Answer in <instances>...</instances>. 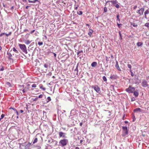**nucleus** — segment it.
I'll return each mask as SVG.
<instances>
[{
  "mask_svg": "<svg viewBox=\"0 0 149 149\" xmlns=\"http://www.w3.org/2000/svg\"><path fill=\"white\" fill-rule=\"evenodd\" d=\"M13 51L16 52V53H18V51L15 48V47H13Z\"/></svg>",
  "mask_w": 149,
  "mask_h": 149,
  "instance_id": "28",
  "label": "nucleus"
},
{
  "mask_svg": "<svg viewBox=\"0 0 149 149\" xmlns=\"http://www.w3.org/2000/svg\"><path fill=\"white\" fill-rule=\"evenodd\" d=\"M102 79H103V80L104 81H107V78L105 76H104L103 77Z\"/></svg>",
  "mask_w": 149,
  "mask_h": 149,
  "instance_id": "30",
  "label": "nucleus"
},
{
  "mask_svg": "<svg viewBox=\"0 0 149 149\" xmlns=\"http://www.w3.org/2000/svg\"><path fill=\"white\" fill-rule=\"evenodd\" d=\"M19 46L22 51L26 54L27 53L26 47V45L24 44H19Z\"/></svg>",
  "mask_w": 149,
  "mask_h": 149,
  "instance_id": "2",
  "label": "nucleus"
},
{
  "mask_svg": "<svg viewBox=\"0 0 149 149\" xmlns=\"http://www.w3.org/2000/svg\"><path fill=\"white\" fill-rule=\"evenodd\" d=\"M33 88H36V84H34L31 86Z\"/></svg>",
  "mask_w": 149,
  "mask_h": 149,
  "instance_id": "35",
  "label": "nucleus"
},
{
  "mask_svg": "<svg viewBox=\"0 0 149 149\" xmlns=\"http://www.w3.org/2000/svg\"><path fill=\"white\" fill-rule=\"evenodd\" d=\"M131 24L134 27H136L138 26L137 24L136 23L134 22H131Z\"/></svg>",
  "mask_w": 149,
  "mask_h": 149,
  "instance_id": "19",
  "label": "nucleus"
},
{
  "mask_svg": "<svg viewBox=\"0 0 149 149\" xmlns=\"http://www.w3.org/2000/svg\"><path fill=\"white\" fill-rule=\"evenodd\" d=\"M77 14L79 15H81L82 14V12L81 11H78L77 12Z\"/></svg>",
  "mask_w": 149,
  "mask_h": 149,
  "instance_id": "22",
  "label": "nucleus"
},
{
  "mask_svg": "<svg viewBox=\"0 0 149 149\" xmlns=\"http://www.w3.org/2000/svg\"><path fill=\"white\" fill-rule=\"evenodd\" d=\"M91 87L92 88H94L97 92L99 93H101L100 89L97 85L92 86H91Z\"/></svg>",
  "mask_w": 149,
  "mask_h": 149,
  "instance_id": "5",
  "label": "nucleus"
},
{
  "mask_svg": "<svg viewBox=\"0 0 149 149\" xmlns=\"http://www.w3.org/2000/svg\"><path fill=\"white\" fill-rule=\"evenodd\" d=\"M119 15L118 14L117 16V20L119 22L120 21V19L119 18Z\"/></svg>",
  "mask_w": 149,
  "mask_h": 149,
  "instance_id": "39",
  "label": "nucleus"
},
{
  "mask_svg": "<svg viewBox=\"0 0 149 149\" xmlns=\"http://www.w3.org/2000/svg\"><path fill=\"white\" fill-rule=\"evenodd\" d=\"M139 91L137 90H135L133 92V93H134V95L135 97H137L138 96L139 94Z\"/></svg>",
  "mask_w": 149,
  "mask_h": 149,
  "instance_id": "8",
  "label": "nucleus"
},
{
  "mask_svg": "<svg viewBox=\"0 0 149 149\" xmlns=\"http://www.w3.org/2000/svg\"><path fill=\"white\" fill-rule=\"evenodd\" d=\"M24 32L28 31H29V30L28 29H24Z\"/></svg>",
  "mask_w": 149,
  "mask_h": 149,
  "instance_id": "48",
  "label": "nucleus"
},
{
  "mask_svg": "<svg viewBox=\"0 0 149 149\" xmlns=\"http://www.w3.org/2000/svg\"><path fill=\"white\" fill-rule=\"evenodd\" d=\"M130 71L131 72V74L132 76L133 77L134 76V74L133 73V72H132V69H131V70H130Z\"/></svg>",
  "mask_w": 149,
  "mask_h": 149,
  "instance_id": "37",
  "label": "nucleus"
},
{
  "mask_svg": "<svg viewBox=\"0 0 149 149\" xmlns=\"http://www.w3.org/2000/svg\"><path fill=\"white\" fill-rule=\"evenodd\" d=\"M29 7V6H27L26 7V9H28V8Z\"/></svg>",
  "mask_w": 149,
  "mask_h": 149,
  "instance_id": "60",
  "label": "nucleus"
},
{
  "mask_svg": "<svg viewBox=\"0 0 149 149\" xmlns=\"http://www.w3.org/2000/svg\"><path fill=\"white\" fill-rule=\"evenodd\" d=\"M6 84L8 85V86H10V84L9 83V82H7L6 83Z\"/></svg>",
  "mask_w": 149,
  "mask_h": 149,
  "instance_id": "50",
  "label": "nucleus"
},
{
  "mask_svg": "<svg viewBox=\"0 0 149 149\" xmlns=\"http://www.w3.org/2000/svg\"><path fill=\"white\" fill-rule=\"evenodd\" d=\"M38 139L37 138H36L33 141V144H34L36 143L38 141Z\"/></svg>",
  "mask_w": 149,
  "mask_h": 149,
  "instance_id": "26",
  "label": "nucleus"
},
{
  "mask_svg": "<svg viewBox=\"0 0 149 149\" xmlns=\"http://www.w3.org/2000/svg\"><path fill=\"white\" fill-rule=\"evenodd\" d=\"M74 9L76 10H77L79 7V6L78 5H74Z\"/></svg>",
  "mask_w": 149,
  "mask_h": 149,
  "instance_id": "31",
  "label": "nucleus"
},
{
  "mask_svg": "<svg viewBox=\"0 0 149 149\" xmlns=\"http://www.w3.org/2000/svg\"><path fill=\"white\" fill-rule=\"evenodd\" d=\"M54 54L55 57H56V54H55L54 53Z\"/></svg>",
  "mask_w": 149,
  "mask_h": 149,
  "instance_id": "59",
  "label": "nucleus"
},
{
  "mask_svg": "<svg viewBox=\"0 0 149 149\" xmlns=\"http://www.w3.org/2000/svg\"><path fill=\"white\" fill-rule=\"evenodd\" d=\"M35 31V30H33V31H31L30 33L31 34H32L33 33L34 31Z\"/></svg>",
  "mask_w": 149,
  "mask_h": 149,
  "instance_id": "49",
  "label": "nucleus"
},
{
  "mask_svg": "<svg viewBox=\"0 0 149 149\" xmlns=\"http://www.w3.org/2000/svg\"><path fill=\"white\" fill-rule=\"evenodd\" d=\"M30 86V85L29 84H28L27 85V86L29 87V86Z\"/></svg>",
  "mask_w": 149,
  "mask_h": 149,
  "instance_id": "64",
  "label": "nucleus"
},
{
  "mask_svg": "<svg viewBox=\"0 0 149 149\" xmlns=\"http://www.w3.org/2000/svg\"><path fill=\"white\" fill-rule=\"evenodd\" d=\"M97 63L96 62H93L91 64V66L93 67H95L97 66Z\"/></svg>",
  "mask_w": 149,
  "mask_h": 149,
  "instance_id": "15",
  "label": "nucleus"
},
{
  "mask_svg": "<svg viewBox=\"0 0 149 149\" xmlns=\"http://www.w3.org/2000/svg\"><path fill=\"white\" fill-rule=\"evenodd\" d=\"M125 123H128V122H127V121H125Z\"/></svg>",
  "mask_w": 149,
  "mask_h": 149,
  "instance_id": "62",
  "label": "nucleus"
},
{
  "mask_svg": "<svg viewBox=\"0 0 149 149\" xmlns=\"http://www.w3.org/2000/svg\"><path fill=\"white\" fill-rule=\"evenodd\" d=\"M38 44L40 46L42 45L43 44V43L42 42H38Z\"/></svg>",
  "mask_w": 149,
  "mask_h": 149,
  "instance_id": "38",
  "label": "nucleus"
},
{
  "mask_svg": "<svg viewBox=\"0 0 149 149\" xmlns=\"http://www.w3.org/2000/svg\"><path fill=\"white\" fill-rule=\"evenodd\" d=\"M145 26L147 27L149 29V23H146L145 24Z\"/></svg>",
  "mask_w": 149,
  "mask_h": 149,
  "instance_id": "25",
  "label": "nucleus"
},
{
  "mask_svg": "<svg viewBox=\"0 0 149 149\" xmlns=\"http://www.w3.org/2000/svg\"><path fill=\"white\" fill-rule=\"evenodd\" d=\"M137 8V6L136 5L135 6H134V9H136V8Z\"/></svg>",
  "mask_w": 149,
  "mask_h": 149,
  "instance_id": "51",
  "label": "nucleus"
},
{
  "mask_svg": "<svg viewBox=\"0 0 149 149\" xmlns=\"http://www.w3.org/2000/svg\"><path fill=\"white\" fill-rule=\"evenodd\" d=\"M125 118V115H124V116H123V120H124V118Z\"/></svg>",
  "mask_w": 149,
  "mask_h": 149,
  "instance_id": "63",
  "label": "nucleus"
},
{
  "mask_svg": "<svg viewBox=\"0 0 149 149\" xmlns=\"http://www.w3.org/2000/svg\"><path fill=\"white\" fill-rule=\"evenodd\" d=\"M31 42V41L29 40H26L25 41V43L26 44L28 45Z\"/></svg>",
  "mask_w": 149,
  "mask_h": 149,
  "instance_id": "21",
  "label": "nucleus"
},
{
  "mask_svg": "<svg viewBox=\"0 0 149 149\" xmlns=\"http://www.w3.org/2000/svg\"><path fill=\"white\" fill-rule=\"evenodd\" d=\"M106 60L107 62L109 61V59L107 56L106 57Z\"/></svg>",
  "mask_w": 149,
  "mask_h": 149,
  "instance_id": "45",
  "label": "nucleus"
},
{
  "mask_svg": "<svg viewBox=\"0 0 149 149\" xmlns=\"http://www.w3.org/2000/svg\"><path fill=\"white\" fill-rule=\"evenodd\" d=\"M110 78L111 79H116V76L114 75H111L110 77Z\"/></svg>",
  "mask_w": 149,
  "mask_h": 149,
  "instance_id": "27",
  "label": "nucleus"
},
{
  "mask_svg": "<svg viewBox=\"0 0 149 149\" xmlns=\"http://www.w3.org/2000/svg\"><path fill=\"white\" fill-rule=\"evenodd\" d=\"M65 134L62 132H59V135L60 137H65Z\"/></svg>",
  "mask_w": 149,
  "mask_h": 149,
  "instance_id": "11",
  "label": "nucleus"
},
{
  "mask_svg": "<svg viewBox=\"0 0 149 149\" xmlns=\"http://www.w3.org/2000/svg\"><path fill=\"white\" fill-rule=\"evenodd\" d=\"M115 67L119 71H121V69L119 67V65L118 64V63L117 61L116 62V65H115Z\"/></svg>",
  "mask_w": 149,
  "mask_h": 149,
  "instance_id": "10",
  "label": "nucleus"
},
{
  "mask_svg": "<svg viewBox=\"0 0 149 149\" xmlns=\"http://www.w3.org/2000/svg\"><path fill=\"white\" fill-rule=\"evenodd\" d=\"M119 34L121 38H122V35L120 31L119 32Z\"/></svg>",
  "mask_w": 149,
  "mask_h": 149,
  "instance_id": "46",
  "label": "nucleus"
},
{
  "mask_svg": "<svg viewBox=\"0 0 149 149\" xmlns=\"http://www.w3.org/2000/svg\"><path fill=\"white\" fill-rule=\"evenodd\" d=\"M86 25L87 26H89V25L88 24H86Z\"/></svg>",
  "mask_w": 149,
  "mask_h": 149,
  "instance_id": "61",
  "label": "nucleus"
},
{
  "mask_svg": "<svg viewBox=\"0 0 149 149\" xmlns=\"http://www.w3.org/2000/svg\"><path fill=\"white\" fill-rule=\"evenodd\" d=\"M38 98L37 97L35 99H34V100H33V101H35L36 100H38Z\"/></svg>",
  "mask_w": 149,
  "mask_h": 149,
  "instance_id": "53",
  "label": "nucleus"
},
{
  "mask_svg": "<svg viewBox=\"0 0 149 149\" xmlns=\"http://www.w3.org/2000/svg\"><path fill=\"white\" fill-rule=\"evenodd\" d=\"M114 6L117 8H119L120 7L119 5L116 3L114 5Z\"/></svg>",
  "mask_w": 149,
  "mask_h": 149,
  "instance_id": "33",
  "label": "nucleus"
},
{
  "mask_svg": "<svg viewBox=\"0 0 149 149\" xmlns=\"http://www.w3.org/2000/svg\"><path fill=\"white\" fill-rule=\"evenodd\" d=\"M68 142V141L66 139H63L61 140L59 142L60 145L62 146H66Z\"/></svg>",
  "mask_w": 149,
  "mask_h": 149,
  "instance_id": "1",
  "label": "nucleus"
},
{
  "mask_svg": "<svg viewBox=\"0 0 149 149\" xmlns=\"http://www.w3.org/2000/svg\"><path fill=\"white\" fill-rule=\"evenodd\" d=\"M117 25L118 26L119 28H120V26L121 25V24H118V23H117Z\"/></svg>",
  "mask_w": 149,
  "mask_h": 149,
  "instance_id": "43",
  "label": "nucleus"
},
{
  "mask_svg": "<svg viewBox=\"0 0 149 149\" xmlns=\"http://www.w3.org/2000/svg\"><path fill=\"white\" fill-rule=\"evenodd\" d=\"M44 66L45 68H47L48 67V65L47 64H44Z\"/></svg>",
  "mask_w": 149,
  "mask_h": 149,
  "instance_id": "42",
  "label": "nucleus"
},
{
  "mask_svg": "<svg viewBox=\"0 0 149 149\" xmlns=\"http://www.w3.org/2000/svg\"><path fill=\"white\" fill-rule=\"evenodd\" d=\"M20 112L21 113H22L24 111L22 110H20Z\"/></svg>",
  "mask_w": 149,
  "mask_h": 149,
  "instance_id": "56",
  "label": "nucleus"
},
{
  "mask_svg": "<svg viewBox=\"0 0 149 149\" xmlns=\"http://www.w3.org/2000/svg\"><path fill=\"white\" fill-rule=\"evenodd\" d=\"M143 44V43L141 42H139L137 43V45L139 47L141 46Z\"/></svg>",
  "mask_w": 149,
  "mask_h": 149,
  "instance_id": "20",
  "label": "nucleus"
},
{
  "mask_svg": "<svg viewBox=\"0 0 149 149\" xmlns=\"http://www.w3.org/2000/svg\"><path fill=\"white\" fill-rule=\"evenodd\" d=\"M82 124H83L81 122V123H80L79 125L81 126L82 125Z\"/></svg>",
  "mask_w": 149,
  "mask_h": 149,
  "instance_id": "55",
  "label": "nucleus"
},
{
  "mask_svg": "<svg viewBox=\"0 0 149 149\" xmlns=\"http://www.w3.org/2000/svg\"><path fill=\"white\" fill-rule=\"evenodd\" d=\"M74 72H76L77 74H78V66H77L76 68L74 70Z\"/></svg>",
  "mask_w": 149,
  "mask_h": 149,
  "instance_id": "29",
  "label": "nucleus"
},
{
  "mask_svg": "<svg viewBox=\"0 0 149 149\" xmlns=\"http://www.w3.org/2000/svg\"><path fill=\"white\" fill-rule=\"evenodd\" d=\"M82 51H79V52H77V54H79V53H80L81 52H82Z\"/></svg>",
  "mask_w": 149,
  "mask_h": 149,
  "instance_id": "54",
  "label": "nucleus"
},
{
  "mask_svg": "<svg viewBox=\"0 0 149 149\" xmlns=\"http://www.w3.org/2000/svg\"><path fill=\"white\" fill-rule=\"evenodd\" d=\"M127 67H128V68H130V70H131V69L132 66H131V65L130 64H128Z\"/></svg>",
  "mask_w": 149,
  "mask_h": 149,
  "instance_id": "40",
  "label": "nucleus"
},
{
  "mask_svg": "<svg viewBox=\"0 0 149 149\" xmlns=\"http://www.w3.org/2000/svg\"><path fill=\"white\" fill-rule=\"evenodd\" d=\"M42 97H43V95L42 94H40L38 98H42Z\"/></svg>",
  "mask_w": 149,
  "mask_h": 149,
  "instance_id": "44",
  "label": "nucleus"
},
{
  "mask_svg": "<svg viewBox=\"0 0 149 149\" xmlns=\"http://www.w3.org/2000/svg\"><path fill=\"white\" fill-rule=\"evenodd\" d=\"M122 129L123 130L122 136H125L128 134V131L127 127L126 126H123Z\"/></svg>",
  "mask_w": 149,
  "mask_h": 149,
  "instance_id": "4",
  "label": "nucleus"
},
{
  "mask_svg": "<svg viewBox=\"0 0 149 149\" xmlns=\"http://www.w3.org/2000/svg\"><path fill=\"white\" fill-rule=\"evenodd\" d=\"M75 149H79V148L78 147H75Z\"/></svg>",
  "mask_w": 149,
  "mask_h": 149,
  "instance_id": "57",
  "label": "nucleus"
},
{
  "mask_svg": "<svg viewBox=\"0 0 149 149\" xmlns=\"http://www.w3.org/2000/svg\"><path fill=\"white\" fill-rule=\"evenodd\" d=\"M148 14H149V11L148 9H147L144 12V17L145 18H147L146 15Z\"/></svg>",
  "mask_w": 149,
  "mask_h": 149,
  "instance_id": "14",
  "label": "nucleus"
},
{
  "mask_svg": "<svg viewBox=\"0 0 149 149\" xmlns=\"http://www.w3.org/2000/svg\"><path fill=\"white\" fill-rule=\"evenodd\" d=\"M5 114H2L1 116V119H2L4 117Z\"/></svg>",
  "mask_w": 149,
  "mask_h": 149,
  "instance_id": "34",
  "label": "nucleus"
},
{
  "mask_svg": "<svg viewBox=\"0 0 149 149\" xmlns=\"http://www.w3.org/2000/svg\"><path fill=\"white\" fill-rule=\"evenodd\" d=\"M142 86L144 87H146L148 86L147 82L145 81H143L142 83Z\"/></svg>",
  "mask_w": 149,
  "mask_h": 149,
  "instance_id": "7",
  "label": "nucleus"
},
{
  "mask_svg": "<svg viewBox=\"0 0 149 149\" xmlns=\"http://www.w3.org/2000/svg\"><path fill=\"white\" fill-rule=\"evenodd\" d=\"M143 110L140 109L139 108H137L135 109L134 110V112H136L137 111H139V112H142L143 111Z\"/></svg>",
  "mask_w": 149,
  "mask_h": 149,
  "instance_id": "12",
  "label": "nucleus"
},
{
  "mask_svg": "<svg viewBox=\"0 0 149 149\" xmlns=\"http://www.w3.org/2000/svg\"><path fill=\"white\" fill-rule=\"evenodd\" d=\"M144 11V8L143 7L137 10L136 11V13H138L140 16H141L143 15Z\"/></svg>",
  "mask_w": 149,
  "mask_h": 149,
  "instance_id": "6",
  "label": "nucleus"
},
{
  "mask_svg": "<svg viewBox=\"0 0 149 149\" xmlns=\"http://www.w3.org/2000/svg\"><path fill=\"white\" fill-rule=\"evenodd\" d=\"M135 90V88L132 87V86H130L128 88L125 89V91L129 93H132Z\"/></svg>",
  "mask_w": 149,
  "mask_h": 149,
  "instance_id": "3",
  "label": "nucleus"
},
{
  "mask_svg": "<svg viewBox=\"0 0 149 149\" xmlns=\"http://www.w3.org/2000/svg\"><path fill=\"white\" fill-rule=\"evenodd\" d=\"M9 109H12L13 110H14V111H15L16 113V114H17V118H18V111L16 109H15V108H12L11 107H10Z\"/></svg>",
  "mask_w": 149,
  "mask_h": 149,
  "instance_id": "18",
  "label": "nucleus"
},
{
  "mask_svg": "<svg viewBox=\"0 0 149 149\" xmlns=\"http://www.w3.org/2000/svg\"><path fill=\"white\" fill-rule=\"evenodd\" d=\"M104 11L105 12H106L107 11V8L106 7L104 8Z\"/></svg>",
  "mask_w": 149,
  "mask_h": 149,
  "instance_id": "36",
  "label": "nucleus"
},
{
  "mask_svg": "<svg viewBox=\"0 0 149 149\" xmlns=\"http://www.w3.org/2000/svg\"><path fill=\"white\" fill-rule=\"evenodd\" d=\"M4 69L3 67H2V68H1L0 69V70L1 71H3L4 70Z\"/></svg>",
  "mask_w": 149,
  "mask_h": 149,
  "instance_id": "47",
  "label": "nucleus"
},
{
  "mask_svg": "<svg viewBox=\"0 0 149 149\" xmlns=\"http://www.w3.org/2000/svg\"><path fill=\"white\" fill-rule=\"evenodd\" d=\"M5 34V33H1L0 34V37L2 36L3 35H4Z\"/></svg>",
  "mask_w": 149,
  "mask_h": 149,
  "instance_id": "41",
  "label": "nucleus"
},
{
  "mask_svg": "<svg viewBox=\"0 0 149 149\" xmlns=\"http://www.w3.org/2000/svg\"><path fill=\"white\" fill-rule=\"evenodd\" d=\"M83 141L82 140H81L80 141V143H82V142Z\"/></svg>",
  "mask_w": 149,
  "mask_h": 149,
  "instance_id": "58",
  "label": "nucleus"
},
{
  "mask_svg": "<svg viewBox=\"0 0 149 149\" xmlns=\"http://www.w3.org/2000/svg\"><path fill=\"white\" fill-rule=\"evenodd\" d=\"M93 30L91 29H89V32L88 33V34L90 36H91V35H92L93 32Z\"/></svg>",
  "mask_w": 149,
  "mask_h": 149,
  "instance_id": "16",
  "label": "nucleus"
},
{
  "mask_svg": "<svg viewBox=\"0 0 149 149\" xmlns=\"http://www.w3.org/2000/svg\"><path fill=\"white\" fill-rule=\"evenodd\" d=\"M12 33V32H10L8 33V34H7V33H5V35L7 37H8V36H9L10 35H11Z\"/></svg>",
  "mask_w": 149,
  "mask_h": 149,
  "instance_id": "32",
  "label": "nucleus"
},
{
  "mask_svg": "<svg viewBox=\"0 0 149 149\" xmlns=\"http://www.w3.org/2000/svg\"><path fill=\"white\" fill-rule=\"evenodd\" d=\"M7 54L8 55L7 57L8 58L9 60H11V59H12V54H11L10 52H7Z\"/></svg>",
  "mask_w": 149,
  "mask_h": 149,
  "instance_id": "9",
  "label": "nucleus"
},
{
  "mask_svg": "<svg viewBox=\"0 0 149 149\" xmlns=\"http://www.w3.org/2000/svg\"><path fill=\"white\" fill-rule=\"evenodd\" d=\"M47 103L49 102L51 100V98L50 97H48L47 98Z\"/></svg>",
  "mask_w": 149,
  "mask_h": 149,
  "instance_id": "23",
  "label": "nucleus"
},
{
  "mask_svg": "<svg viewBox=\"0 0 149 149\" xmlns=\"http://www.w3.org/2000/svg\"><path fill=\"white\" fill-rule=\"evenodd\" d=\"M26 91H25V89H23V90H22V92H23V93H25V92H26Z\"/></svg>",
  "mask_w": 149,
  "mask_h": 149,
  "instance_id": "52",
  "label": "nucleus"
},
{
  "mask_svg": "<svg viewBox=\"0 0 149 149\" xmlns=\"http://www.w3.org/2000/svg\"><path fill=\"white\" fill-rule=\"evenodd\" d=\"M39 87L40 88L42 89L43 91H45L46 90L45 88L43 87V85L42 84H40Z\"/></svg>",
  "mask_w": 149,
  "mask_h": 149,
  "instance_id": "17",
  "label": "nucleus"
},
{
  "mask_svg": "<svg viewBox=\"0 0 149 149\" xmlns=\"http://www.w3.org/2000/svg\"><path fill=\"white\" fill-rule=\"evenodd\" d=\"M38 1V0H33V1H32L30 0H29L28 1L29 3H35L36 1Z\"/></svg>",
  "mask_w": 149,
  "mask_h": 149,
  "instance_id": "24",
  "label": "nucleus"
},
{
  "mask_svg": "<svg viewBox=\"0 0 149 149\" xmlns=\"http://www.w3.org/2000/svg\"><path fill=\"white\" fill-rule=\"evenodd\" d=\"M109 2H111L113 4H115L117 3V2L116 1H107L106 2V3L105 4V5L107 4Z\"/></svg>",
  "mask_w": 149,
  "mask_h": 149,
  "instance_id": "13",
  "label": "nucleus"
}]
</instances>
